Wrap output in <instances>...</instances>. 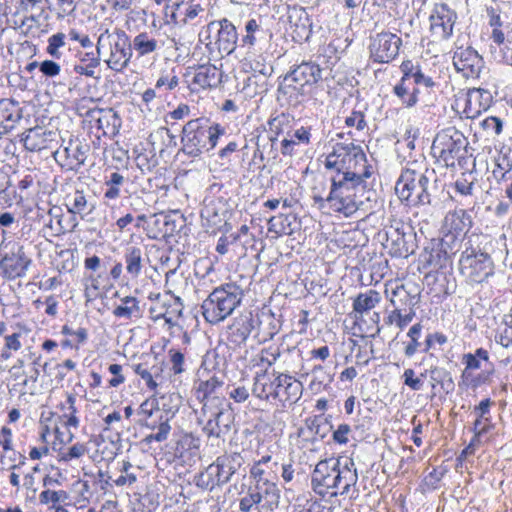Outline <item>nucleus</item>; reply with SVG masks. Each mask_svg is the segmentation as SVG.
<instances>
[{
    "instance_id": "f257e3e1",
    "label": "nucleus",
    "mask_w": 512,
    "mask_h": 512,
    "mask_svg": "<svg viewBox=\"0 0 512 512\" xmlns=\"http://www.w3.org/2000/svg\"><path fill=\"white\" fill-rule=\"evenodd\" d=\"M371 176L369 170L341 184L340 181H333L330 191L326 197L320 194H313V201L318 208L322 209L326 204L337 213L345 217H351L356 212L364 214L370 212L377 204V192L368 187L366 179Z\"/></svg>"
},
{
    "instance_id": "f03ea898",
    "label": "nucleus",
    "mask_w": 512,
    "mask_h": 512,
    "mask_svg": "<svg viewBox=\"0 0 512 512\" xmlns=\"http://www.w3.org/2000/svg\"><path fill=\"white\" fill-rule=\"evenodd\" d=\"M357 481L358 474L355 463L348 457H331L321 460L311 475L312 488L321 496L327 494L332 496L349 495Z\"/></svg>"
},
{
    "instance_id": "7ed1b4c3",
    "label": "nucleus",
    "mask_w": 512,
    "mask_h": 512,
    "mask_svg": "<svg viewBox=\"0 0 512 512\" xmlns=\"http://www.w3.org/2000/svg\"><path fill=\"white\" fill-rule=\"evenodd\" d=\"M366 162V155L361 147L352 143H336L324 163L325 168L331 172V186L334 180L342 184L362 174L364 170H369Z\"/></svg>"
},
{
    "instance_id": "20e7f679",
    "label": "nucleus",
    "mask_w": 512,
    "mask_h": 512,
    "mask_svg": "<svg viewBox=\"0 0 512 512\" xmlns=\"http://www.w3.org/2000/svg\"><path fill=\"white\" fill-rule=\"evenodd\" d=\"M225 128L206 118L188 121L182 128V151L190 157H198L213 150Z\"/></svg>"
},
{
    "instance_id": "39448f33",
    "label": "nucleus",
    "mask_w": 512,
    "mask_h": 512,
    "mask_svg": "<svg viewBox=\"0 0 512 512\" xmlns=\"http://www.w3.org/2000/svg\"><path fill=\"white\" fill-rule=\"evenodd\" d=\"M437 176L433 169L416 171L405 169L395 185L399 199L407 205H428L431 203L430 185L436 182Z\"/></svg>"
},
{
    "instance_id": "423d86ee",
    "label": "nucleus",
    "mask_w": 512,
    "mask_h": 512,
    "mask_svg": "<svg viewBox=\"0 0 512 512\" xmlns=\"http://www.w3.org/2000/svg\"><path fill=\"white\" fill-rule=\"evenodd\" d=\"M242 296V289L235 283L215 288L201 305L205 320L211 324L225 320L240 305Z\"/></svg>"
},
{
    "instance_id": "0eeeda50",
    "label": "nucleus",
    "mask_w": 512,
    "mask_h": 512,
    "mask_svg": "<svg viewBox=\"0 0 512 512\" xmlns=\"http://www.w3.org/2000/svg\"><path fill=\"white\" fill-rule=\"evenodd\" d=\"M481 238L478 234L467 236L459 259L461 273L474 283H482L493 274V261L480 247Z\"/></svg>"
},
{
    "instance_id": "6e6552de",
    "label": "nucleus",
    "mask_w": 512,
    "mask_h": 512,
    "mask_svg": "<svg viewBox=\"0 0 512 512\" xmlns=\"http://www.w3.org/2000/svg\"><path fill=\"white\" fill-rule=\"evenodd\" d=\"M105 47L110 48L109 56L105 59L107 66L115 72H123L128 67L133 55L127 33L118 28L113 31L106 28L99 35L96 43V52L99 57Z\"/></svg>"
},
{
    "instance_id": "1a4fd4ad",
    "label": "nucleus",
    "mask_w": 512,
    "mask_h": 512,
    "mask_svg": "<svg viewBox=\"0 0 512 512\" xmlns=\"http://www.w3.org/2000/svg\"><path fill=\"white\" fill-rule=\"evenodd\" d=\"M240 467L238 454L219 456L196 478V485L212 491L215 487L227 484Z\"/></svg>"
},
{
    "instance_id": "9d476101",
    "label": "nucleus",
    "mask_w": 512,
    "mask_h": 512,
    "mask_svg": "<svg viewBox=\"0 0 512 512\" xmlns=\"http://www.w3.org/2000/svg\"><path fill=\"white\" fill-rule=\"evenodd\" d=\"M468 142L465 136L455 128H448L439 132L432 144V151L446 167H454L456 160L462 157V151Z\"/></svg>"
},
{
    "instance_id": "9b49d317",
    "label": "nucleus",
    "mask_w": 512,
    "mask_h": 512,
    "mask_svg": "<svg viewBox=\"0 0 512 512\" xmlns=\"http://www.w3.org/2000/svg\"><path fill=\"white\" fill-rule=\"evenodd\" d=\"M405 228L410 230V227L399 222L396 226L391 225L384 229L386 240L384 246L393 257L407 258L414 253V236L411 231H405Z\"/></svg>"
},
{
    "instance_id": "f8f14e48",
    "label": "nucleus",
    "mask_w": 512,
    "mask_h": 512,
    "mask_svg": "<svg viewBox=\"0 0 512 512\" xmlns=\"http://www.w3.org/2000/svg\"><path fill=\"white\" fill-rule=\"evenodd\" d=\"M223 380L213 375L207 380H200L195 387V396L202 404L204 414L212 408L226 406L225 395L221 392Z\"/></svg>"
},
{
    "instance_id": "ddd939ff",
    "label": "nucleus",
    "mask_w": 512,
    "mask_h": 512,
    "mask_svg": "<svg viewBox=\"0 0 512 512\" xmlns=\"http://www.w3.org/2000/svg\"><path fill=\"white\" fill-rule=\"evenodd\" d=\"M402 40L391 32H380L371 38L370 56L374 62L389 63L399 54Z\"/></svg>"
},
{
    "instance_id": "4468645a",
    "label": "nucleus",
    "mask_w": 512,
    "mask_h": 512,
    "mask_svg": "<svg viewBox=\"0 0 512 512\" xmlns=\"http://www.w3.org/2000/svg\"><path fill=\"white\" fill-rule=\"evenodd\" d=\"M457 13L447 4H436L430 17V32L437 40H447L453 34Z\"/></svg>"
},
{
    "instance_id": "2eb2a0df",
    "label": "nucleus",
    "mask_w": 512,
    "mask_h": 512,
    "mask_svg": "<svg viewBox=\"0 0 512 512\" xmlns=\"http://www.w3.org/2000/svg\"><path fill=\"white\" fill-rule=\"evenodd\" d=\"M207 413H210V417L203 427L207 437L221 438L230 432L234 422V415L230 409L220 406L207 410Z\"/></svg>"
},
{
    "instance_id": "dca6fc26",
    "label": "nucleus",
    "mask_w": 512,
    "mask_h": 512,
    "mask_svg": "<svg viewBox=\"0 0 512 512\" xmlns=\"http://www.w3.org/2000/svg\"><path fill=\"white\" fill-rule=\"evenodd\" d=\"M321 68L314 62H302L285 76V81L293 83V89L304 94V88L321 80Z\"/></svg>"
},
{
    "instance_id": "f3484780",
    "label": "nucleus",
    "mask_w": 512,
    "mask_h": 512,
    "mask_svg": "<svg viewBox=\"0 0 512 512\" xmlns=\"http://www.w3.org/2000/svg\"><path fill=\"white\" fill-rule=\"evenodd\" d=\"M30 264L31 259L21 245L14 246L0 261V267L9 279L24 277Z\"/></svg>"
},
{
    "instance_id": "a211bd4d",
    "label": "nucleus",
    "mask_w": 512,
    "mask_h": 512,
    "mask_svg": "<svg viewBox=\"0 0 512 512\" xmlns=\"http://www.w3.org/2000/svg\"><path fill=\"white\" fill-rule=\"evenodd\" d=\"M453 65L466 78L478 77L483 67V59L472 47L457 48L453 55Z\"/></svg>"
},
{
    "instance_id": "6ab92c4d",
    "label": "nucleus",
    "mask_w": 512,
    "mask_h": 512,
    "mask_svg": "<svg viewBox=\"0 0 512 512\" xmlns=\"http://www.w3.org/2000/svg\"><path fill=\"white\" fill-rule=\"evenodd\" d=\"M277 387L276 400L281 402L283 407L295 404L303 391L302 383L285 373H277Z\"/></svg>"
},
{
    "instance_id": "aec40b11",
    "label": "nucleus",
    "mask_w": 512,
    "mask_h": 512,
    "mask_svg": "<svg viewBox=\"0 0 512 512\" xmlns=\"http://www.w3.org/2000/svg\"><path fill=\"white\" fill-rule=\"evenodd\" d=\"M208 30L217 29L216 45L220 53L230 55L236 49L238 33L236 27L227 19L221 20L218 24L212 22Z\"/></svg>"
},
{
    "instance_id": "412c9836",
    "label": "nucleus",
    "mask_w": 512,
    "mask_h": 512,
    "mask_svg": "<svg viewBox=\"0 0 512 512\" xmlns=\"http://www.w3.org/2000/svg\"><path fill=\"white\" fill-rule=\"evenodd\" d=\"M56 132L45 127L36 126L23 133L22 142L29 151H40L48 148L49 143L55 141Z\"/></svg>"
},
{
    "instance_id": "4be33fe9",
    "label": "nucleus",
    "mask_w": 512,
    "mask_h": 512,
    "mask_svg": "<svg viewBox=\"0 0 512 512\" xmlns=\"http://www.w3.org/2000/svg\"><path fill=\"white\" fill-rule=\"evenodd\" d=\"M182 303L179 298L170 296L168 299L158 302L150 308L152 318H163L169 326H174L176 319L182 314Z\"/></svg>"
},
{
    "instance_id": "5701e85b",
    "label": "nucleus",
    "mask_w": 512,
    "mask_h": 512,
    "mask_svg": "<svg viewBox=\"0 0 512 512\" xmlns=\"http://www.w3.org/2000/svg\"><path fill=\"white\" fill-rule=\"evenodd\" d=\"M65 206L69 213L77 214L82 219L90 215L95 209V203L91 196H87L82 190H75L65 197Z\"/></svg>"
},
{
    "instance_id": "b1692460",
    "label": "nucleus",
    "mask_w": 512,
    "mask_h": 512,
    "mask_svg": "<svg viewBox=\"0 0 512 512\" xmlns=\"http://www.w3.org/2000/svg\"><path fill=\"white\" fill-rule=\"evenodd\" d=\"M21 117V108L17 102L0 99V136L15 128Z\"/></svg>"
},
{
    "instance_id": "393cba45",
    "label": "nucleus",
    "mask_w": 512,
    "mask_h": 512,
    "mask_svg": "<svg viewBox=\"0 0 512 512\" xmlns=\"http://www.w3.org/2000/svg\"><path fill=\"white\" fill-rule=\"evenodd\" d=\"M124 262L126 273L129 275V279L135 280L142 273L146 262L149 260L142 248L138 246H128L124 251Z\"/></svg>"
},
{
    "instance_id": "a878e982",
    "label": "nucleus",
    "mask_w": 512,
    "mask_h": 512,
    "mask_svg": "<svg viewBox=\"0 0 512 512\" xmlns=\"http://www.w3.org/2000/svg\"><path fill=\"white\" fill-rule=\"evenodd\" d=\"M202 12H204L203 7L195 0L185 6H179L178 10L165 13L164 18L167 24L186 25Z\"/></svg>"
},
{
    "instance_id": "bb28decb",
    "label": "nucleus",
    "mask_w": 512,
    "mask_h": 512,
    "mask_svg": "<svg viewBox=\"0 0 512 512\" xmlns=\"http://www.w3.org/2000/svg\"><path fill=\"white\" fill-rule=\"evenodd\" d=\"M271 378L266 372L257 374L254 377L252 394L260 400L268 401L270 399L276 400L277 390V372L272 374Z\"/></svg>"
},
{
    "instance_id": "cd10ccee",
    "label": "nucleus",
    "mask_w": 512,
    "mask_h": 512,
    "mask_svg": "<svg viewBox=\"0 0 512 512\" xmlns=\"http://www.w3.org/2000/svg\"><path fill=\"white\" fill-rule=\"evenodd\" d=\"M222 72L212 64L199 66L194 74L193 83L202 89L215 88L221 83Z\"/></svg>"
},
{
    "instance_id": "c85d7f7f",
    "label": "nucleus",
    "mask_w": 512,
    "mask_h": 512,
    "mask_svg": "<svg viewBox=\"0 0 512 512\" xmlns=\"http://www.w3.org/2000/svg\"><path fill=\"white\" fill-rule=\"evenodd\" d=\"M472 226V218L464 209L449 211L444 218V227L456 234L466 233Z\"/></svg>"
},
{
    "instance_id": "c756f323",
    "label": "nucleus",
    "mask_w": 512,
    "mask_h": 512,
    "mask_svg": "<svg viewBox=\"0 0 512 512\" xmlns=\"http://www.w3.org/2000/svg\"><path fill=\"white\" fill-rule=\"evenodd\" d=\"M418 302V294L408 290L403 284H398L391 290L390 303L396 309L407 311L415 308Z\"/></svg>"
},
{
    "instance_id": "7c9ffc66",
    "label": "nucleus",
    "mask_w": 512,
    "mask_h": 512,
    "mask_svg": "<svg viewBox=\"0 0 512 512\" xmlns=\"http://www.w3.org/2000/svg\"><path fill=\"white\" fill-rule=\"evenodd\" d=\"M254 328V320L251 317L241 318L236 320L228 331V340L239 346L247 340L250 333Z\"/></svg>"
},
{
    "instance_id": "2f4dec72",
    "label": "nucleus",
    "mask_w": 512,
    "mask_h": 512,
    "mask_svg": "<svg viewBox=\"0 0 512 512\" xmlns=\"http://www.w3.org/2000/svg\"><path fill=\"white\" fill-rule=\"evenodd\" d=\"M310 130L311 129L308 127L301 126L293 133L290 132L289 135L281 141V153L283 155L292 156L297 144H309L311 138Z\"/></svg>"
},
{
    "instance_id": "473e14b6",
    "label": "nucleus",
    "mask_w": 512,
    "mask_h": 512,
    "mask_svg": "<svg viewBox=\"0 0 512 512\" xmlns=\"http://www.w3.org/2000/svg\"><path fill=\"white\" fill-rule=\"evenodd\" d=\"M252 488L259 492L262 508H272L278 505L280 491L270 479H265L263 482L257 481Z\"/></svg>"
},
{
    "instance_id": "72a5a7b5",
    "label": "nucleus",
    "mask_w": 512,
    "mask_h": 512,
    "mask_svg": "<svg viewBox=\"0 0 512 512\" xmlns=\"http://www.w3.org/2000/svg\"><path fill=\"white\" fill-rule=\"evenodd\" d=\"M113 315L120 319L131 320L142 316L139 300L133 296H125L120 299V304L113 309Z\"/></svg>"
},
{
    "instance_id": "f704fd0d",
    "label": "nucleus",
    "mask_w": 512,
    "mask_h": 512,
    "mask_svg": "<svg viewBox=\"0 0 512 512\" xmlns=\"http://www.w3.org/2000/svg\"><path fill=\"white\" fill-rule=\"evenodd\" d=\"M132 52L135 51L138 57L151 54L159 49V42L151 33L141 32L130 40Z\"/></svg>"
},
{
    "instance_id": "c9c22d12",
    "label": "nucleus",
    "mask_w": 512,
    "mask_h": 512,
    "mask_svg": "<svg viewBox=\"0 0 512 512\" xmlns=\"http://www.w3.org/2000/svg\"><path fill=\"white\" fill-rule=\"evenodd\" d=\"M294 124L295 118L289 113L281 112L272 115L268 120V126L269 130L275 134V137H272L271 141H275L276 137L279 135H289Z\"/></svg>"
},
{
    "instance_id": "e433bc0d",
    "label": "nucleus",
    "mask_w": 512,
    "mask_h": 512,
    "mask_svg": "<svg viewBox=\"0 0 512 512\" xmlns=\"http://www.w3.org/2000/svg\"><path fill=\"white\" fill-rule=\"evenodd\" d=\"M381 300L379 292L376 290H368L360 293L353 301V310L356 314L363 315L372 310Z\"/></svg>"
},
{
    "instance_id": "4c0bfd02",
    "label": "nucleus",
    "mask_w": 512,
    "mask_h": 512,
    "mask_svg": "<svg viewBox=\"0 0 512 512\" xmlns=\"http://www.w3.org/2000/svg\"><path fill=\"white\" fill-rule=\"evenodd\" d=\"M394 94L406 108L414 107L418 102L419 89L411 88V83L399 81L393 88Z\"/></svg>"
},
{
    "instance_id": "58836bf2",
    "label": "nucleus",
    "mask_w": 512,
    "mask_h": 512,
    "mask_svg": "<svg viewBox=\"0 0 512 512\" xmlns=\"http://www.w3.org/2000/svg\"><path fill=\"white\" fill-rule=\"evenodd\" d=\"M100 116L96 119L98 129L104 134H115L121 126V119L112 109L99 110Z\"/></svg>"
},
{
    "instance_id": "ea45409f",
    "label": "nucleus",
    "mask_w": 512,
    "mask_h": 512,
    "mask_svg": "<svg viewBox=\"0 0 512 512\" xmlns=\"http://www.w3.org/2000/svg\"><path fill=\"white\" fill-rule=\"evenodd\" d=\"M280 326L274 322L272 315H263L258 320V331L255 334L258 342L263 343L271 340L279 331Z\"/></svg>"
},
{
    "instance_id": "a19ab883",
    "label": "nucleus",
    "mask_w": 512,
    "mask_h": 512,
    "mask_svg": "<svg viewBox=\"0 0 512 512\" xmlns=\"http://www.w3.org/2000/svg\"><path fill=\"white\" fill-rule=\"evenodd\" d=\"M246 34L241 39V46L251 48L263 38L264 30L255 19H250L245 25Z\"/></svg>"
},
{
    "instance_id": "79ce46f5",
    "label": "nucleus",
    "mask_w": 512,
    "mask_h": 512,
    "mask_svg": "<svg viewBox=\"0 0 512 512\" xmlns=\"http://www.w3.org/2000/svg\"><path fill=\"white\" fill-rule=\"evenodd\" d=\"M76 397L72 394L67 396L65 403L61 404V410L64 412L62 418L65 419L64 425L66 427L78 428L79 419L76 416L77 408L75 406Z\"/></svg>"
},
{
    "instance_id": "37998d69",
    "label": "nucleus",
    "mask_w": 512,
    "mask_h": 512,
    "mask_svg": "<svg viewBox=\"0 0 512 512\" xmlns=\"http://www.w3.org/2000/svg\"><path fill=\"white\" fill-rule=\"evenodd\" d=\"M492 404L491 399L486 398L474 407L473 412L477 415V418L473 423L472 430H479L485 424H492L491 417L489 416Z\"/></svg>"
},
{
    "instance_id": "c03bdc74",
    "label": "nucleus",
    "mask_w": 512,
    "mask_h": 512,
    "mask_svg": "<svg viewBox=\"0 0 512 512\" xmlns=\"http://www.w3.org/2000/svg\"><path fill=\"white\" fill-rule=\"evenodd\" d=\"M73 490L76 494L74 501L75 506L77 508H85L90 503L92 496L90 485L87 481H77L73 485Z\"/></svg>"
},
{
    "instance_id": "a18cd8bd",
    "label": "nucleus",
    "mask_w": 512,
    "mask_h": 512,
    "mask_svg": "<svg viewBox=\"0 0 512 512\" xmlns=\"http://www.w3.org/2000/svg\"><path fill=\"white\" fill-rule=\"evenodd\" d=\"M77 8L75 0H55L49 6L50 11L54 12L58 20H62L67 16L72 15Z\"/></svg>"
},
{
    "instance_id": "49530a36",
    "label": "nucleus",
    "mask_w": 512,
    "mask_h": 512,
    "mask_svg": "<svg viewBox=\"0 0 512 512\" xmlns=\"http://www.w3.org/2000/svg\"><path fill=\"white\" fill-rule=\"evenodd\" d=\"M69 495L65 490L45 489L39 494V502L43 505L52 504L55 507L59 503H66Z\"/></svg>"
},
{
    "instance_id": "de8ad7c7",
    "label": "nucleus",
    "mask_w": 512,
    "mask_h": 512,
    "mask_svg": "<svg viewBox=\"0 0 512 512\" xmlns=\"http://www.w3.org/2000/svg\"><path fill=\"white\" fill-rule=\"evenodd\" d=\"M422 325L420 323H416L409 329L407 336L410 338V342L406 344L404 349V354L407 357H412L417 352L420 347L419 337L421 335Z\"/></svg>"
},
{
    "instance_id": "09e8293b",
    "label": "nucleus",
    "mask_w": 512,
    "mask_h": 512,
    "mask_svg": "<svg viewBox=\"0 0 512 512\" xmlns=\"http://www.w3.org/2000/svg\"><path fill=\"white\" fill-rule=\"evenodd\" d=\"M259 492L249 486L247 493L240 499L239 508L242 512H250L253 508L262 507Z\"/></svg>"
},
{
    "instance_id": "8fccbe9b",
    "label": "nucleus",
    "mask_w": 512,
    "mask_h": 512,
    "mask_svg": "<svg viewBox=\"0 0 512 512\" xmlns=\"http://www.w3.org/2000/svg\"><path fill=\"white\" fill-rule=\"evenodd\" d=\"M66 35L63 32H58L56 34L51 35L47 42L48 45L46 47V52L55 59H60L62 56V52L60 48L64 47L66 42Z\"/></svg>"
},
{
    "instance_id": "3c124183",
    "label": "nucleus",
    "mask_w": 512,
    "mask_h": 512,
    "mask_svg": "<svg viewBox=\"0 0 512 512\" xmlns=\"http://www.w3.org/2000/svg\"><path fill=\"white\" fill-rule=\"evenodd\" d=\"M166 411L161 410L154 401L146 400L144 401L139 409L138 415L142 416V423H147L148 421H152L153 419L158 418L160 415L165 413Z\"/></svg>"
},
{
    "instance_id": "603ef678",
    "label": "nucleus",
    "mask_w": 512,
    "mask_h": 512,
    "mask_svg": "<svg viewBox=\"0 0 512 512\" xmlns=\"http://www.w3.org/2000/svg\"><path fill=\"white\" fill-rule=\"evenodd\" d=\"M442 252L448 255V251L445 248H432L430 251L425 249L422 254L424 263L434 269L441 268L443 266Z\"/></svg>"
},
{
    "instance_id": "864d4df0",
    "label": "nucleus",
    "mask_w": 512,
    "mask_h": 512,
    "mask_svg": "<svg viewBox=\"0 0 512 512\" xmlns=\"http://www.w3.org/2000/svg\"><path fill=\"white\" fill-rule=\"evenodd\" d=\"M287 220L288 217H283L282 215L278 217H271L268 220V231L273 232L278 236L290 235L292 233V229L289 228L290 224H288L287 226L284 224V221Z\"/></svg>"
},
{
    "instance_id": "5fc2aeb1",
    "label": "nucleus",
    "mask_w": 512,
    "mask_h": 512,
    "mask_svg": "<svg viewBox=\"0 0 512 512\" xmlns=\"http://www.w3.org/2000/svg\"><path fill=\"white\" fill-rule=\"evenodd\" d=\"M282 354L283 353L278 346L271 345L261 350L260 361L268 366H272L282 356Z\"/></svg>"
},
{
    "instance_id": "6e6d98bb",
    "label": "nucleus",
    "mask_w": 512,
    "mask_h": 512,
    "mask_svg": "<svg viewBox=\"0 0 512 512\" xmlns=\"http://www.w3.org/2000/svg\"><path fill=\"white\" fill-rule=\"evenodd\" d=\"M88 452V448L84 443H75L69 447L66 451L61 453V459L63 461H71L73 459H79Z\"/></svg>"
},
{
    "instance_id": "4d7b16f0",
    "label": "nucleus",
    "mask_w": 512,
    "mask_h": 512,
    "mask_svg": "<svg viewBox=\"0 0 512 512\" xmlns=\"http://www.w3.org/2000/svg\"><path fill=\"white\" fill-rule=\"evenodd\" d=\"M170 363H171V371L173 374L178 375L185 372V358L184 354L178 350L170 349L169 350Z\"/></svg>"
},
{
    "instance_id": "13d9d810",
    "label": "nucleus",
    "mask_w": 512,
    "mask_h": 512,
    "mask_svg": "<svg viewBox=\"0 0 512 512\" xmlns=\"http://www.w3.org/2000/svg\"><path fill=\"white\" fill-rule=\"evenodd\" d=\"M278 467L277 462H273L271 466H261L260 464H254L250 470L251 477L255 479V481L263 482L265 479H270V475L267 469H270L271 471L274 470V468Z\"/></svg>"
},
{
    "instance_id": "bf43d9fd",
    "label": "nucleus",
    "mask_w": 512,
    "mask_h": 512,
    "mask_svg": "<svg viewBox=\"0 0 512 512\" xmlns=\"http://www.w3.org/2000/svg\"><path fill=\"white\" fill-rule=\"evenodd\" d=\"M100 57L97 55H92V57L89 60V63L84 65H75L74 71L79 75H84L87 77H93L95 73V68L99 66L100 64Z\"/></svg>"
},
{
    "instance_id": "052dcab7",
    "label": "nucleus",
    "mask_w": 512,
    "mask_h": 512,
    "mask_svg": "<svg viewBox=\"0 0 512 512\" xmlns=\"http://www.w3.org/2000/svg\"><path fill=\"white\" fill-rule=\"evenodd\" d=\"M421 69L420 65L414 64L411 60H405L400 65V70L402 72V78L400 81H405L411 83L412 79L415 77L416 72Z\"/></svg>"
},
{
    "instance_id": "680f3d73",
    "label": "nucleus",
    "mask_w": 512,
    "mask_h": 512,
    "mask_svg": "<svg viewBox=\"0 0 512 512\" xmlns=\"http://www.w3.org/2000/svg\"><path fill=\"white\" fill-rule=\"evenodd\" d=\"M506 35H507V44L501 46V61L507 65H512V48L509 47L511 44V33H512V23H509L505 26Z\"/></svg>"
},
{
    "instance_id": "e2e57ef3",
    "label": "nucleus",
    "mask_w": 512,
    "mask_h": 512,
    "mask_svg": "<svg viewBox=\"0 0 512 512\" xmlns=\"http://www.w3.org/2000/svg\"><path fill=\"white\" fill-rule=\"evenodd\" d=\"M108 371L113 375V378L109 380V386L116 388L126 381V377L123 375V367L120 364H111L108 367Z\"/></svg>"
},
{
    "instance_id": "0e129e2a",
    "label": "nucleus",
    "mask_w": 512,
    "mask_h": 512,
    "mask_svg": "<svg viewBox=\"0 0 512 512\" xmlns=\"http://www.w3.org/2000/svg\"><path fill=\"white\" fill-rule=\"evenodd\" d=\"M404 384L411 388L413 391H419L422 389L423 380L419 377H415L413 369H406L403 373Z\"/></svg>"
},
{
    "instance_id": "69168bd1",
    "label": "nucleus",
    "mask_w": 512,
    "mask_h": 512,
    "mask_svg": "<svg viewBox=\"0 0 512 512\" xmlns=\"http://www.w3.org/2000/svg\"><path fill=\"white\" fill-rule=\"evenodd\" d=\"M134 372L145 381L150 390H155L157 388V382L153 379L151 372L143 364L135 365Z\"/></svg>"
},
{
    "instance_id": "338daca9",
    "label": "nucleus",
    "mask_w": 512,
    "mask_h": 512,
    "mask_svg": "<svg viewBox=\"0 0 512 512\" xmlns=\"http://www.w3.org/2000/svg\"><path fill=\"white\" fill-rule=\"evenodd\" d=\"M345 124L348 127H356L357 130L361 131L366 127L365 116L360 111H353L350 116L345 119Z\"/></svg>"
},
{
    "instance_id": "774afa93",
    "label": "nucleus",
    "mask_w": 512,
    "mask_h": 512,
    "mask_svg": "<svg viewBox=\"0 0 512 512\" xmlns=\"http://www.w3.org/2000/svg\"><path fill=\"white\" fill-rule=\"evenodd\" d=\"M39 69L47 77H55L60 73V65L52 60H44L39 64Z\"/></svg>"
}]
</instances>
